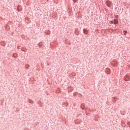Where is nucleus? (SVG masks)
<instances>
[{
    "instance_id": "4",
    "label": "nucleus",
    "mask_w": 130,
    "mask_h": 130,
    "mask_svg": "<svg viewBox=\"0 0 130 130\" xmlns=\"http://www.w3.org/2000/svg\"><path fill=\"white\" fill-rule=\"evenodd\" d=\"M123 33H124V35H125L126 34V33H127V31L124 30V31H123Z\"/></svg>"
},
{
    "instance_id": "9",
    "label": "nucleus",
    "mask_w": 130,
    "mask_h": 130,
    "mask_svg": "<svg viewBox=\"0 0 130 130\" xmlns=\"http://www.w3.org/2000/svg\"><path fill=\"white\" fill-rule=\"evenodd\" d=\"M111 24H113V23H114L113 21H111Z\"/></svg>"
},
{
    "instance_id": "2",
    "label": "nucleus",
    "mask_w": 130,
    "mask_h": 130,
    "mask_svg": "<svg viewBox=\"0 0 130 130\" xmlns=\"http://www.w3.org/2000/svg\"><path fill=\"white\" fill-rule=\"evenodd\" d=\"M118 20L117 19H114V24H118Z\"/></svg>"
},
{
    "instance_id": "8",
    "label": "nucleus",
    "mask_w": 130,
    "mask_h": 130,
    "mask_svg": "<svg viewBox=\"0 0 130 130\" xmlns=\"http://www.w3.org/2000/svg\"><path fill=\"white\" fill-rule=\"evenodd\" d=\"M73 2H74V3H76L77 2V0H74Z\"/></svg>"
},
{
    "instance_id": "6",
    "label": "nucleus",
    "mask_w": 130,
    "mask_h": 130,
    "mask_svg": "<svg viewBox=\"0 0 130 130\" xmlns=\"http://www.w3.org/2000/svg\"><path fill=\"white\" fill-rule=\"evenodd\" d=\"M29 103H33V101H32V100H29Z\"/></svg>"
},
{
    "instance_id": "3",
    "label": "nucleus",
    "mask_w": 130,
    "mask_h": 130,
    "mask_svg": "<svg viewBox=\"0 0 130 130\" xmlns=\"http://www.w3.org/2000/svg\"><path fill=\"white\" fill-rule=\"evenodd\" d=\"M83 33H84V34H88V31L85 29H83Z\"/></svg>"
},
{
    "instance_id": "5",
    "label": "nucleus",
    "mask_w": 130,
    "mask_h": 130,
    "mask_svg": "<svg viewBox=\"0 0 130 130\" xmlns=\"http://www.w3.org/2000/svg\"><path fill=\"white\" fill-rule=\"evenodd\" d=\"M13 56L14 57H17V54H16V53L13 54Z\"/></svg>"
},
{
    "instance_id": "1",
    "label": "nucleus",
    "mask_w": 130,
    "mask_h": 130,
    "mask_svg": "<svg viewBox=\"0 0 130 130\" xmlns=\"http://www.w3.org/2000/svg\"><path fill=\"white\" fill-rule=\"evenodd\" d=\"M124 80H125L126 82H127V81H129V77L127 76H124Z\"/></svg>"
},
{
    "instance_id": "7",
    "label": "nucleus",
    "mask_w": 130,
    "mask_h": 130,
    "mask_svg": "<svg viewBox=\"0 0 130 130\" xmlns=\"http://www.w3.org/2000/svg\"><path fill=\"white\" fill-rule=\"evenodd\" d=\"M107 7H110V4H107Z\"/></svg>"
}]
</instances>
